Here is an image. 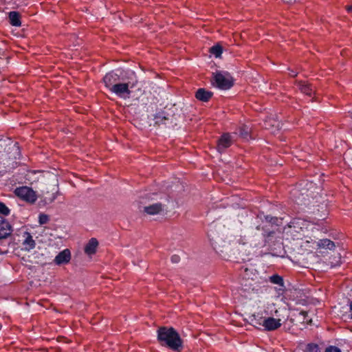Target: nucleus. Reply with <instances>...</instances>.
Listing matches in <instances>:
<instances>
[{
	"mask_svg": "<svg viewBox=\"0 0 352 352\" xmlns=\"http://www.w3.org/2000/svg\"><path fill=\"white\" fill-rule=\"evenodd\" d=\"M162 205L160 203H156L144 208V211L148 214L154 215L158 214L162 210Z\"/></svg>",
	"mask_w": 352,
	"mask_h": 352,
	"instance_id": "15",
	"label": "nucleus"
},
{
	"mask_svg": "<svg viewBox=\"0 0 352 352\" xmlns=\"http://www.w3.org/2000/svg\"><path fill=\"white\" fill-rule=\"evenodd\" d=\"M157 339L170 349L177 351L182 345V341L179 333L172 327H162L157 330Z\"/></svg>",
	"mask_w": 352,
	"mask_h": 352,
	"instance_id": "2",
	"label": "nucleus"
},
{
	"mask_svg": "<svg viewBox=\"0 0 352 352\" xmlns=\"http://www.w3.org/2000/svg\"><path fill=\"white\" fill-rule=\"evenodd\" d=\"M253 317L254 318L252 319V322L254 323V325H261L265 328V330L266 331H274L281 326L280 319H276L272 317H268L266 318H260L258 320H257L254 316Z\"/></svg>",
	"mask_w": 352,
	"mask_h": 352,
	"instance_id": "5",
	"label": "nucleus"
},
{
	"mask_svg": "<svg viewBox=\"0 0 352 352\" xmlns=\"http://www.w3.org/2000/svg\"><path fill=\"white\" fill-rule=\"evenodd\" d=\"M10 212V210L3 202L0 201V214L8 216Z\"/></svg>",
	"mask_w": 352,
	"mask_h": 352,
	"instance_id": "24",
	"label": "nucleus"
},
{
	"mask_svg": "<svg viewBox=\"0 0 352 352\" xmlns=\"http://www.w3.org/2000/svg\"><path fill=\"white\" fill-rule=\"evenodd\" d=\"M122 80V75L120 76L113 72L107 73L103 78V82L110 91Z\"/></svg>",
	"mask_w": 352,
	"mask_h": 352,
	"instance_id": "7",
	"label": "nucleus"
},
{
	"mask_svg": "<svg viewBox=\"0 0 352 352\" xmlns=\"http://www.w3.org/2000/svg\"><path fill=\"white\" fill-rule=\"evenodd\" d=\"M208 237L210 238L212 245H214V248L216 249L217 244L218 243V242L217 241V239H214V236L212 235L211 233H208Z\"/></svg>",
	"mask_w": 352,
	"mask_h": 352,
	"instance_id": "27",
	"label": "nucleus"
},
{
	"mask_svg": "<svg viewBox=\"0 0 352 352\" xmlns=\"http://www.w3.org/2000/svg\"><path fill=\"white\" fill-rule=\"evenodd\" d=\"M304 352H320V348L317 344L309 343L305 346Z\"/></svg>",
	"mask_w": 352,
	"mask_h": 352,
	"instance_id": "23",
	"label": "nucleus"
},
{
	"mask_svg": "<svg viewBox=\"0 0 352 352\" xmlns=\"http://www.w3.org/2000/svg\"><path fill=\"white\" fill-rule=\"evenodd\" d=\"M58 193V190H56L54 192H52V193H50L49 191L43 192L42 197L43 199V201L45 202V204H50L52 203L56 199Z\"/></svg>",
	"mask_w": 352,
	"mask_h": 352,
	"instance_id": "18",
	"label": "nucleus"
},
{
	"mask_svg": "<svg viewBox=\"0 0 352 352\" xmlns=\"http://www.w3.org/2000/svg\"><path fill=\"white\" fill-rule=\"evenodd\" d=\"M10 23L16 27H19L21 25L20 20V14L19 12L12 11L9 13Z\"/></svg>",
	"mask_w": 352,
	"mask_h": 352,
	"instance_id": "19",
	"label": "nucleus"
},
{
	"mask_svg": "<svg viewBox=\"0 0 352 352\" xmlns=\"http://www.w3.org/2000/svg\"><path fill=\"white\" fill-rule=\"evenodd\" d=\"M242 276H243V279H245V280H248L250 278L249 270L247 268H245L244 270V273L242 274Z\"/></svg>",
	"mask_w": 352,
	"mask_h": 352,
	"instance_id": "28",
	"label": "nucleus"
},
{
	"mask_svg": "<svg viewBox=\"0 0 352 352\" xmlns=\"http://www.w3.org/2000/svg\"><path fill=\"white\" fill-rule=\"evenodd\" d=\"M233 142L232 136L230 133H223L217 144V151L220 153L223 152L227 148L230 147Z\"/></svg>",
	"mask_w": 352,
	"mask_h": 352,
	"instance_id": "8",
	"label": "nucleus"
},
{
	"mask_svg": "<svg viewBox=\"0 0 352 352\" xmlns=\"http://www.w3.org/2000/svg\"><path fill=\"white\" fill-rule=\"evenodd\" d=\"M324 352H342L341 350L335 346H329L325 349Z\"/></svg>",
	"mask_w": 352,
	"mask_h": 352,
	"instance_id": "26",
	"label": "nucleus"
},
{
	"mask_svg": "<svg viewBox=\"0 0 352 352\" xmlns=\"http://www.w3.org/2000/svg\"><path fill=\"white\" fill-rule=\"evenodd\" d=\"M171 261L174 263H177L179 261V256L175 254L171 256Z\"/></svg>",
	"mask_w": 352,
	"mask_h": 352,
	"instance_id": "29",
	"label": "nucleus"
},
{
	"mask_svg": "<svg viewBox=\"0 0 352 352\" xmlns=\"http://www.w3.org/2000/svg\"><path fill=\"white\" fill-rule=\"evenodd\" d=\"M24 240L23 242V245L24 247V250L26 251H30L34 249L36 246V242L33 239L32 236L28 232H25L23 234Z\"/></svg>",
	"mask_w": 352,
	"mask_h": 352,
	"instance_id": "11",
	"label": "nucleus"
},
{
	"mask_svg": "<svg viewBox=\"0 0 352 352\" xmlns=\"http://www.w3.org/2000/svg\"><path fill=\"white\" fill-rule=\"evenodd\" d=\"M283 1L287 3H292L294 1H296V0H283Z\"/></svg>",
	"mask_w": 352,
	"mask_h": 352,
	"instance_id": "31",
	"label": "nucleus"
},
{
	"mask_svg": "<svg viewBox=\"0 0 352 352\" xmlns=\"http://www.w3.org/2000/svg\"><path fill=\"white\" fill-rule=\"evenodd\" d=\"M250 128L248 126L243 125L239 129V133L241 137L248 139L250 135Z\"/></svg>",
	"mask_w": 352,
	"mask_h": 352,
	"instance_id": "20",
	"label": "nucleus"
},
{
	"mask_svg": "<svg viewBox=\"0 0 352 352\" xmlns=\"http://www.w3.org/2000/svg\"><path fill=\"white\" fill-rule=\"evenodd\" d=\"M138 79L135 73L131 70H127L122 74V80L113 88L111 92L115 94L121 98H129L131 94V89L136 87Z\"/></svg>",
	"mask_w": 352,
	"mask_h": 352,
	"instance_id": "1",
	"label": "nucleus"
},
{
	"mask_svg": "<svg viewBox=\"0 0 352 352\" xmlns=\"http://www.w3.org/2000/svg\"><path fill=\"white\" fill-rule=\"evenodd\" d=\"M350 313L351 318H352V301L350 302Z\"/></svg>",
	"mask_w": 352,
	"mask_h": 352,
	"instance_id": "32",
	"label": "nucleus"
},
{
	"mask_svg": "<svg viewBox=\"0 0 352 352\" xmlns=\"http://www.w3.org/2000/svg\"><path fill=\"white\" fill-rule=\"evenodd\" d=\"M213 83L221 89H228L233 85V78L228 72H216L213 74Z\"/></svg>",
	"mask_w": 352,
	"mask_h": 352,
	"instance_id": "4",
	"label": "nucleus"
},
{
	"mask_svg": "<svg viewBox=\"0 0 352 352\" xmlns=\"http://www.w3.org/2000/svg\"><path fill=\"white\" fill-rule=\"evenodd\" d=\"M212 93L206 90L204 88H200L196 91L195 97L199 100L203 102H208L212 97Z\"/></svg>",
	"mask_w": 352,
	"mask_h": 352,
	"instance_id": "12",
	"label": "nucleus"
},
{
	"mask_svg": "<svg viewBox=\"0 0 352 352\" xmlns=\"http://www.w3.org/2000/svg\"><path fill=\"white\" fill-rule=\"evenodd\" d=\"M308 223L300 219H294L288 225L287 233L289 234L294 239H300L304 235V232L307 229Z\"/></svg>",
	"mask_w": 352,
	"mask_h": 352,
	"instance_id": "3",
	"label": "nucleus"
},
{
	"mask_svg": "<svg viewBox=\"0 0 352 352\" xmlns=\"http://www.w3.org/2000/svg\"><path fill=\"white\" fill-rule=\"evenodd\" d=\"M297 87L300 90V91L309 96H311L312 94L314 92L313 88L308 84L305 83L302 81H299L297 82Z\"/></svg>",
	"mask_w": 352,
	"mask_h": 352,
	"instance_id": "16",
	"label": "nucleus"
},
{
	"mask_svg": "<svg viewBox=\"0 0 352 352\" xmlns=\"http://www.w3.org/2000/svg\"><path fill=\"white\" fill-rule=\"evenodd\" d=\"M289 75H290L291 76L294 77V76H296L297 75V74H296L295 72L292 71V72L289 74Z\"/></svg>",
	"mask_w": 352,
	"mask_h": 352,
	"instance_id": "33",
	"label": "nucleus"
},
{
	"mask_svg": "<svg viewBox=\"0 0 352 352\" xmlns=\"http://www.w3.org/2000/svg\"><path fill=\"white\" fill-rule=\"evenodd\" d=\"M15 194L21 199L33 204L36 200V195L35 192L28 186H21L16 188Z\"/></svg>",
	"mask_w": 352,
	"mask_h": 352,
	"instance_id": "6",
	"label": "nucleus"
},
{
	"mask_svg": "<svg viewBox=\"0 0 352 352\" xmlns=\"http://www.w3.org/2000/svg\"><path fill=\"white\" fill-rule=\"evenodd\" d=\"M316 243V245L319 248H324L330 250H333L336 247L335 243L328 239H320L317 241Z\"/></svg>",
	"mask_w": 352,
	"mask_h": 352,
	"instance_id": "17",
	"label": "nucleus"
},
{
	"mask_svg": "<svg viewBox=\"0 0 352 352\" xmlns=\"http://www.w3.org/2000/svg\"><path fill=\"white\" fill-rule=\"evenodd\" d=\"M70 260L71 252L69 249H65L58 254L54 259V262L57 265H62L69 263Z\"/></svg>",
	"mask_w": 352,
	"mask_h": 352,
	"instance_id": "9",
	"label": "nucleus"
},
{
	"mask_svg": "<svg viewBox=\"0 0 352 352\" xmlns=\"http://www.w3.org/2000/svg\"><path fill=\"white\" fill-rule=\"evenodd\" d=\"M50 220L49 216L45 214H40L38 222L41 225L46 224Z\"/></svg>",
	"mask_w": 352,
	"mask_h": 352,
	"instance_id": "25",
	"label": "nucleus"
},
{
	"mask_svg": "<svg viewBox=\"0 0 352 352\" xmlns=\"http://www.w3.org/2000/svg\"><path fill=\"white\" fill-rule=\"evenodd\" d=\"M168 120L169 116L165 111H160L154 116L155 124L157 126L165 124Z\"/></svg>",
	"mask_w": 352,
	"mask_h": 352,
	"instance_id": "14",
	"label": "nucleus"
},
{
	"mask_svg": "<svg viewBox=\"0 0 352 352\" xmlns=\"http://www.w3.org/2000/svg\"><path fill=\"white\" fill-rule=\"evenodd\" d=\"M210 52L215 57L219 58L223 52L222 47L219 45H214L210 49Z\"/></svg>",
	"mask_w": 352,
	"mask_h": 352,
	"instance_id": "21",
	"label": "nucleus"
},
{
	"mask_svg": "<svg viewBox=\"0 0 352 352\" xmlns=\"http://www.w3.org/2000/svg\"><path fill=\"white\" fill-rule=\"evenodd\" d=\"M11 226L0 215V239H5L11 234Z\"/></svg>",
	"mask_w": 352,
	"mask_h": 352,
	"instance_id": "10",
	"label": "nucleus"
},
{
	"mask_svg": "<svg viewBox=\"0 0 352 352\" xmlns=\"http://www.w3.org/2000/svg\"><path fill=\"white\" fill-rule=\"evenodd\" d=\"M346 10L349 12H352V5L351 6H347L346 7Z\"/></svg>",
	"mask_w": 352,
	"mask_h": 352,
	"instance_id": "30",
	"label": "nucleus"
},
{
	"mask_svg": "<svg viewBox=\"0 0 352 352\" xmlns=\"http://www.w3.org/2000/svg\"><path fill=\"white\" fill-rule=\"evenodd\" d=\"M270 281L273 284L283 286V279L278 274H274L271 276L270 277Z\"/></svg>",
	"mask_w": 352,
	"mask_h": 352,
	"instance_id": "22",
	"label": "nucleus"
},
{
	"mask_svg": "<svg viewBox=\"0 0 352 352\" xmlns=\"http://www.w3.org/2000/svg\"><path fill=\"white\" fill-rule=\"evenodd\" d=\"M98 242L96 239L91 238L85 247V252L88 255L96 253Z\"/></svg>",
	"mask_w": 352,
	"mask_h": 352,
	"instance_id": "13",
	"label": "nucleus"
}]
</instances>
